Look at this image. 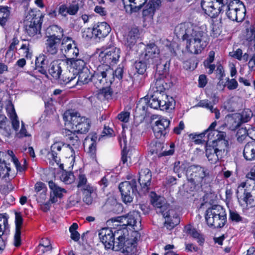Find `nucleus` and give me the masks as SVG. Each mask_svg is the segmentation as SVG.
<instances>
[{"mask_svg":"<svg viewBox=\"0 0 255 255\" xmlns=\"http://www.w3.org/2000/svg\"><path fill=\"white\" fill-rule=\"evenodd\" d=\"M64 119L67 121L66 125L71 128L72 130L65 128L62 131L64 136L69 142L67 146L74 153V148L77 149L81 144L79 137L76 132L85 133L88 131L90 127V121L85 117L81 116L80 113L74 111L65 113Z\"/></svg>","mask_w":255,"mask_h":255,"instance_id":"obj_1","label":"nucleus"},{"mask_svg":"<svg viewBox=\"0 0 255 255\" xmlns=\"http://www.w3.org/2000/svg\"><path fill=\"white\" fill-rule=\"evenodd\" d=\"M164 79H156L149 89L150 98L148 101V105L154 109L159 108L162 111L172 109L174 108L175 101L171 97H169L164 93L165 87Z\"/></svg>","mask_w":255,"mask_h":255,"instance_id":"obj_2","label":"nucleus"},{"mask_svg":"<svg viewBox=\"0 0 255 255\" xmlns=\"http://www.w3.org/2000/svg\"><path fill=\"white\" fill-rule=\"evenodd\" d=\"M150 198L152 205L156 208V212L166 218L165 226L167 229L171 230L179 223L180 218L178 215L174 210L170 209L169 205L165 204V199L163 197L151 192Z\"/></svg>","mask_w":255,"mask_h":255,"instance_id":"obj_3","label":"nucleus"},{"mask_svg":"<svg viewBox=\"0 0 255 255\" xmlns=\"http://www.w3.org/2000/svg\"><path fill=\"white\" fill-rule=\"evenodd\" d=\"M124 70L122 67H118L115 71L109 65L102 64L99 65L94 75L95 84L107 86L111 84L116 77L120 80L123 78Z\"/></svg>","mask_w":255,"mask_h":255,"instance_id":"obj_4","label":"nucleus"},{"mask_svg":"<svg viewBox=\"0 0 255 255\" xmlns=\"http://www.w3.org/2000/svg\"><path fill=\"white\" fill-rule=\"evenodd\" d=\"M187 180L193 186L194 189L202 187L207 184L209 178V172L207 168L197 165H192L187 167L186 172Z\"/></svg>","mask_w":255,"mask_h":255,"instance_id":"obj_5","label":"nucleus"},{"mask_svg":"<svg viewBox=\"0 0 255 255\" xmlns=\"http://www.w3.org/2000/svg\"><path fill=\"white\" fill-rule=\"evenodd\" d=\"M175 31L186 42H207L204 32L195 29L190 22L181 23L176 27Z\"/></svg>","mask_w":255,"mask_h":255,"instance_id":"obj_6","label":"nucleus"},{"mask_svg":"<svg viewBox=\"0 0 255 255\" xmlns=\"http://www.w3.org/2000/svg\"><path fill=\"white\" fill-rule=\"evenodd\" d=\"M206 222L210 227L221 228L227 222L226 213L220 205H214L208 208L205 214Z\"/></svg>","mask_w":255,"mask_h":255,"instance_id":"obj_7","label":"nucleus"},{"mask_svg":"<svg viewBox=\"0 0 255 255\" xmlns=\"http://www.w3.org/2000/svg\"><path fill=\"white\" fill-rule=\"evenodd\" d=\"M224 11L229 19L238 22L242 21L246 15L245 6L239 0H232L224 5L222 12Z\"/></svg>","mask_w":255,"mask_h":255,"instance_id":"obj_8","label":"nucleus"},{"mask_svg":"<svg viewBox=\"0 0 255 255\" xmlns=\"http://www.w3.org/2000/svg\"><path fill=\"white\" fill-rule=\"evenodd\" d=\"M43 16L31 10L24 20L25 30L30 36H33L40 31Z\"/></svg>","mask_w":255,"mask_h":255,"instance_id":"obj_9","label":"nucleus"},{"mask_svg":"<svg viewBox=\"0 0 255 255\" xmlns=\"http://www.w3.org/2000/svg\"><path fill=\"white\" fill-rule=\"evenodd\" d=\"M231 0H203L201 7L205 13L211 17H215L222 12V7Z\"/></svg>","mask_w":255,"mask_h":255,"instance_id":"obj_10","label":"nucleus"},{"mask_svg":"<svg viewBox=\"0 0 255 255\" xmlns=\"http://www.w3.org/2000/svg\"><path fill=\"white\" fill-rule=\"evenodd\" d=\"M119 188L123 201L126 204L130 203L137 192L136 180L133 179L130 181L123 182L120 184Z\"/></svg>","mask_w":255,"mask_h":255,"instance_id":"obj_11","label":"nucleus"},{"mask_svg":"<svg viewBox=\"0 0 255 255\" xmlns=\"http://www.w3.org/2000/svg\"><path fill=\"white\" fill-rule=\"evenodd\" d=\"M114 220L116 222L123 223L126 227L130 226L133 230L141 229V219L138 211H130L125 216L117 217Z\"/></svg>","mask_w":255,"mask_h":255,"instance_id":"obj_12","label":"nucleus"},{"mask_svg":"<svg viewBox=\"0 0 255 255\" xmlns=\"http://www.w3.org/2000/svg\"><path fill=\"white\" fill-rule=\"evenodd\" d=\"M160 51L154 43L148 44L144 48V52L140 55L142 60H146L149 65L158 66L160 62Z\"/></svg>","mask_w":255,"mask_h":255,"instance_id":"obj_13","label":"nucleus"},{"mask_svg":"<svg viewBox=\"0 0 255 255\" xmlns=\"http://www.w3.org/2000/svg\"><path fill=\"white\" fill-rule=\"evenodd\" d=\"M121 51L119 48L110 46L99 54V60L104 64L114 65L119 61Z\"/></svg>","mask_w":255,"mask_h":255,"instance_id":"obj_14","label":"nucleus"},{"mask_svg":"<svg viewBox=\"0 0 255 255\" xmlns=\"http://www.w3.org/2000/svg\"><path fill=\"white\" fill-rule=\"evenodd\" d=\"M62 40L61 35L52 34L47 36L45 43L44 53L49 55H55L61 47Z\"/></svg>","mask_w":255,"mask_h":255,"instance_id":"obj_15","label":"nucleus"},{"mask_svg":"<svg viewBox=\"0 0 255 255\" xmlns=\"http://www.w3.org/2000/svg\"><path fill=\"white\" fill-rule=\"evenodd\" d=\"M117 229H114L113 233L115 240V251H119L124 248L125 244L128 242V231L125 225L115 224Z\"/></svg>","mask_w":255,"mask_h":255,"instance_id":"obj_16","label":"nucleus"},{"mask_svg":"<svg viewBox=\"0 0 255 255\" xmlns=\"http://www.w3.org/2000/svg\"><path fill=\"white\" fill-rule=\"evenodd\" d=\"M60 51L67 56L71 57V60L76 58L79 53L77 44L69 37L63 38Z\"/></svg>","mask_w":255,"mask_h":255,"instance_id":"obj_17","label":"nucleus"},{"mask_svg":"<svg viewBox=\"0 0 255 255\" xmlns=\"http://www.w3.org/2000/svg\"><path fill=\"white\" fill-rule=\"evenodd\" d=\"M236 194L239 203L243 208L249 209L255 207V198L252 199L241 184L238 187Z\"/></svg>","mask_w":255,"mask_h":255,"instance_id":"obj_18","label":"nucleus"},{"mask_svg":"<svg viewBox=\"0 0 255 255\" xmlns=\"http://www.w3.org/2000/svg\"><path fill=\"white\" fill-rule=\"evenodd\" d=\"M99 236L106 248L115 250V240L113 230L108 228H103L100 231Z\"/></svg>","mask_w":255,"mask_h":255,"instance_id":"obj_19","label":"nucleus"},{"mask_svg":"<svg viewBox=\"0 0 255 255\" xmlns=\"http://www.w3.org/2000/svg\"><path fill=\"white\" fill-rule=\"evenodd\" d=\"M170 121L167 119L160 118L156 121L155 126L153 127V130L157 138H161L164 136L169 130V126Z\"/></svg>","mask_w":255,"mask_h":255,"instance_id":"obj_20","label":"nucleus"},{"mask_svg":"<svg viewBox=\"0 0 255 255\" xmlns=\"http://www.w3.org/2000/svg\"><path fill=\"white\" fill-rule=\"evenodd\" d=\"M48 186L50 190L49 198L51 203L57 202L58 199L62 198L63 194L67 192L65 189L60 187L52 180L48 181Z\"/></svg>","mask_w":255,"mask_h":255,"instance_id":"obj_21","label":"nucleus"},{"mask_svg":"<svg viewBox=\"0 0 255 255\" xmlns=\"http://www.w3.org/2000/svg\"><path fill=\"white\" fill-rule=\"evenodd\" d=\"M151 173L148 168L142 169L139 172L138 182L144 192H147L151 184Z\"/></svg>","mask_w":255,"mask_h":255,"instance_id":"obj_22","label":"nucleus"},{"mask_svg":"<svg viewBox=\"0 0 255 255\" xmlns=\"http://www.w3.org/2000/svg\"><path fill=\"white\" fill-rule=\"evenodd\" d=\"M95 38L99 39L106 37L110 32V26L106 22H98L93 26Z\"/></svg>","mask_w":255,"mask_h":255,"instance_id":"obj_23","label":"nucleus"},{"mask_svg":"<svg viewBox=\"0 0 255 255\" xmlns=\"http://www.w3.org/2000/svg\"><path fill=\"white\" fill-rule=\"evenodd\" d=\"M239 113L230 114L225 117V124L230 130H235L242 125Z\"/></svg>","mask_w":255,"mask_h":255,"instance_id":"obj_24","label":"nucleus"},{"mask_svg":"<svg viewBox=\"0 0 255 255\" xmlns=\"http://www.w3.org/2000/svg\"><path fill=\"white\" fill-rule=\"evenodd\" d=\"M15 232L14 236V245L18 247L21 244V228L23 223V219L20 213H15Z\"/></svg>","mask_w":255,"mask_h":255,"instance_id":"obj_25","label":"nucleus"},{"mask_svg":"<svg viewBox=\"0 0 255 255\" xmlns=\"http://www.w3.org/2000/svg\"><path fill=\"white\" fill-rule=\"evenodd\" d=\"M8 228V217L6 214H0V251L3 250L5 246V241L2 236Z\"/></svg>","mask_w":255,"mask_h":255,"instance_id":"obj_26","label":"nucleus"},{"mask_svg":"<svg viewBox=\"0 0 255 255\" xmlns=\"http://www.w3.org/2000/svg\"><path fill=\"white\" fill-rule=\"evenodd\" d=\"M205 153L208 161L211 164L216 163L223 157V155L214 148L213 146L208 144L206 145Z\"/></svg>","mask_w":255,"mask_h":255,"instance_id":"obj_27","label":"nucleus"},{"mask_svg":"<svg viewBox=\"0 0 255 255\" xmlns=\"http://www.w3.org/2000/svg\"><path fill=\"white\" fill-rule=\"evenodd\" d=\"M207 42H186V48L188 52L194 54H199L201 53L203 50L206 47Z\"/></svg>","mask_w":255,"mask_h":255,"instance_id":"obj_28","label":"nucleus"},{"mask_svg":"<svg viewBox=\"0 0 255 255\" xmlns=\"http://www.w3.org/2000/svg\"><path fill=\"white\" fill-rule=\"evenodd\" d=\"M160 3V0H149L143 10V16L144 17H152Z\"/></svg>","mask_w":255,"mask_h":255,"instance_id":"obj_29","label":"nucleus"},{"mask_svg":"<svg viewBox=\"0 0 255 255\" xmlns=\"http://www.w3.org/2000/svg\"><path fill=\"white\" fill-rule=\"evenodd\" d=\"M139 31L137 28H132L124 35V42L128 46H131L136 43L138 38Z\"/></svg>","mask_w":255,"mask_h":255,"instance_id":"obj_30","label":"nucleus"},{"mask_svg":"<svg viewBox=\"0 0 255 255\" xmlns=\"http://www.w3.org/2000/svg\"><path fill=\"white\" fill-rule=\"evenodd\" d=\"M62 72L61 63L58 61H54L52 62L48 68V73L54 79H59L61 77Z\"/></svg>","mask_w":255,"mask_h":255,"instance_id":"obj_31","label":"nucleus"},{"mask_svg":"<svg viewBox=\"0 0 255 255\" xmlns=\"http://www.w3.org/2000/svg\"><path fill=\"white\" fill-rule=\"evenodd\" d=\"M243 155L247 160L255 159V141L248 142L245 146Z\"/></svg>","mask_w":255,"mask_h":255,"instance_id":"obj_32","label":"nucleus"},{"mask_svg":"<svg viewBox=\"0 0 255 255\" xmlns=\"http://www.w3.org/2000/svg\"><path fill=\"white\" fill-rule=\"evenodd\" d=\"M184 232L196 239L200 245H203L205 241L203 235L198 232L191 225H188L184 227Z\"/></svg>","mask_w":255,"mask_h":255,"instance_id":"obj_33","label":"nucleus"},{"mask_svg":"<svg viewBox=\"0 0 255 255\" xmlns=\"http://www.w3.org/2000/svg\"><path fill=\"white\" fill-rule=\"evenodd\" d=\"M241 99L238 97H232L227 101L225 102L224 107V109L228 112H234L237 109L241 107Z\"/></svg>","mask_w":255,"mask_h":255,"instance_id":"obj_34","label":"nucleus"},{"mask_svg":"<svg viewBox=\"0 0 255 255\" xmlns=\"http://www.w3.org/2000/svg\"><path fill=\"white\" fill-rule=\"evenodd\" d=\"M125 7L129 6L131 11H137L139 10L147 0H122Z\"/></svg>","mask_w":255,"mask_h":255,"instance_id":"obj_35","label":"nucleus"},{"mask_svg":"<svg viewBox=\"0 0 255 255\" xmlns=\"http://www.w3.org/2000/svg\"><path fill=\"white\" fill-rule=\"evenodd\" d=\"M81 191L84 195L83 201L88 205L91 204L96 195L95 188L93 186H88Z\"/></svg>","mask_w":255,"mask_h":255,"instance_id":"obj_36","label":"nucleus"},{"mask_svg":"<svg viewBox=\"0 0 255 255\" xmlns=\"http://www.w3.org/2000/svg\"><path fill=\"white\" fill-rule=\"evenodd\" d=\"M72 69V71L70 70H67L62 75L61 74V77L59 79L61 84H67L75 79L77 72L75 71L74 69Z\"/></svg>","mask_w":255,"mask_h":255,"instance_id":"obj_37","label":"nucleus"},{"mask_svg":"<svg viewBox=\"0 0 255 255\" xmlns=\"http://www.w3.org/2000/svg\"><path fill=\"white\" fill-rule=\"evenodd\" d=\"M77 72V75H78V79L76 82L77 85H81L87 84L91 80L90 72L88 69H85L84 70Z\"/></svg>","mask_w":255,"mask_h":255,"instance_id":"obj_38","label":"nucleus"},{"mask_svg":"<svg viewBox=\"0 0 255 255\" xmlns=\"http://www.w3.org/2000/svg\"><path fill=\"white\" fill-rule=\"evenodd\" d=\"M7 110L8 111V113L10 115L9 117L11 121V125L12 128L14 130L17 131L19 127V122L18 120V117L15 112L13 106H10L8 108Z\"/></svg>","mask_w":255,"mask_h":255,"instance_id":"obj_39","label":"nucleus"},{"mask_svg":"<svg viewBox=\"0 0 255 255\" xmlns=\"http://www.w3.org/2000/svg\"><path fill=\"white\" fill-rule=\"evenodd\" d=\"M46 63L44 55L39 56L35 60V69L42 74L47 75Z\"/></svg>","mask_w":255,"mask_h":255,"instance_id":"obj_40","label":"nucleus"},{"mask_svg":"<svg viewBox=\"0 0 255 255\" xmlns=\"http://www.w3.org/2000/svg\"><path fill=\"white\" fill-rule=\"evenodd\" d=\"M8 120L3 115H0V128L2 129V133L5 136L8 137L11 133V129L9 126H7Z\"/></svg>","mask_w":255,"mask_h":255,"instance_id":"obj_41","label":"nucleus"},{"mask_svg":"<svg viewBox=\"0 0 255 255\" xmlns=\"http://www.w3.org/2000/svg\"><path fill=\"white\" fill-rule=\"evenodd\" d=\"M242 187L245 189L248 195H250L252 199L255 198V182L252 181L249 182L247 181L241 183Z\"/></svg>","mask_w":255,"mask_h":255,"instance_id":"obj_42","label":"nucleus"},{"mask_svg":"<svg viewBox=\"0 0 255 255\" xmlns=\"http://www.w3.org/2000/svg\"><path fill=\"white\" fill-rule=\"evenodd\" d=\"M215 148L222 155H223L225 150L229 145V142L227 140H219L215 141L214 144L211 145Z\"/></svg>","mask_w":255,"mask_h":255,"instance_id":"obj_43","label":"nucleus"},{"mask_svg":"<svg viewBox=\"0 0 255 255\" xmlns=\"http://www.w3.org/2000/svg\"><path fill=\"white\" fill-rule=\"evenodd\" d=\"M71 64L72 66V68L75 69V71L79 72L80 71L84 70L85 69H87L85 68V65L86 62L84 60L82 59H73L71 60Z\"/></svg>","mask_w":255,"mask_h":255,"instance_id":"obj_44","label":"nucleus"},{"mask_svg":"<svg viewBox=\"0 0 255 255\" xmlns=\"http://www.w3.org/2000/svg\"><path fill=\"white\" fill-rule=\"evenodd\" d=\"M134 65L137 72L139 74H143L146 71L147 66L149 65L146 60H142L140 55L139 60L135 62Z\"/></svg>","mask_w":255,"mask_h":255,"instance_id":"obj_45","label":"nucleus"},{"mask_svg":"<svg viewBox=\"0 0 255 255\" xmlns=\"http://www.w3.org/2000/svg\"><path fill=\"white\" fill-rule=\"evenodd\" d=\"M113 94V91L110 87L102 88L98 91L97 97L99 99H109L111 98Z\"/></svg>","mask_w":255,"mask_h":255,"instance_id":"obj_46","label":"nucleus"},{"mask_svg":"<svg viewBox=\"0 0 255 255\" xmlns=\"http://www.w3.org/2000/svg\"><path fill=\"white\" fill-rule=\"evenodd\" d=\"M218 130H211L207 129L204 131V136L206 137V142L207 144H209V142L211 141L212 144H214L216 141V134H218Z\"/></svg>","mask_w":255,"mask_h":255,"instance_id":"obj_47","label":"nucleus"},{"mask_svg":"<svg viewBox=\"0 0 255 255\" xmlns=\"http://www.w3.org/2000/svg\"><path fill=\"white\" fill-rule=\"evenodd\" d=\"M187 164L180 161H176L174 163L173 171L177 174L178 177H181V174L183 173L187 168Z\"/></svg>","mask_w":255,"mask_h":255,"instance_id":"obj_48","label":"nucleus"},{"mask_svg":"<svg viewBox=\"0 0 255 255\" xmlns=\"http://www.w3.org/2000/svg\"><path fill=\"white\" fill-rule=\"evenodd\" d=\"M244 38L250 45H252L255 42V29L252 26L247 28Z\"/></svg>","mask_w":255,"mask_h":255,"instance_id":"obj_49","label":"nucleus"},{"mask_svg":"<svg viewBox=\"0 0 255 255\" xmlns=\"http://www.w3.org/2000/svg\"><path fill=\"white\" fill-rule=\"evenodd\" d=\"M123 249V253L126 255H136L137 249L135 243H132L128 244L126 243Z\"/></svg>","mask_w":255,"mask_h":255,"instance_id":"obj_50","label":"nucleus"},{"mask_svg":"<svg viewBox=\"0 0 255 255\" xmlns=\"http://www.w3.org/2000/svg\"><path fill=\"white\" fill-rule=\"evenodd\" d=\"M9 15V11L7 6L0 7V24L1 25L5 24Z\"/></svg>","mask_w":255,"mask_h":255,"instance_id":"obj_51","label":"nucleus"},{"mask_svg":"<svg viewBox=\"0 0 255 255\" xmlns=\"http://www.w3.org/2000/svg\"><path fill=\"white\" fill-rule=\"evenodd\" d=\"M60 179L65 184H69L74 181V176L72 173L63 172L60 176Z\"/></svg>","mask_w":255,"mask_h":255,"instance_id":"obj_52","label":"nucleus"},{"mask_svg":"<svg viewBox=\"0 0 255 255\" xmlns=\"http://www.w3.org/2000/svg\"><path fill=\"white\" fill-rule=\"evenodd\" d=\"M240 114V121L241 123H246L249 122L253 117V113L249 109L244 110Z\"/></svg>","mask_w":255,"mask_h":255,"instance_id":"obj_53","label":"nucleus"},{"mask_svg":"<svg viewBox=\"0 0 255 255\" xmlns=\"http://www.w3.org/2000/svg\"><path fill=\"white\" fill-rule=\"evenodd\" d=\"M87 179L84 174H80L78 179L77 187L82 190L83 188H86L87 187L92 186L90 184H87Z\"/></svg>","mask_w":255,"mask_h":255,"instance_id":"obj_54","label":"nucleus"},{"mask_svg":"<svg viewBox=\"0 0 255 255\" xmlns=\"http://www.w3.org/2000/svg\"><path fill=\"white\" fill-rule=\"evenodd\" d=\"M38 247L39 249L41 247L43 248V249H41V251L43 253H45L52 250V247L51 246L50 241L47 238L42 239V241L39 245Z\"/></svg>","mask_w":255,"mask_h":255,"instance_id":"obj_55","label":"nucleus"},{"mask_svg":"<svg viewBox=\"0 0 255 255\" xmlns=\"http://www.w3.org/2000/svg\"><path fill=\"white\" fill-rule=\"evenodd\" d=\"M229 219L232 222L239 223L243 221V217L240 216L239 213L234 210H230Z\"/></svg>","mask_w":255,"mask_h":255,"instance_id":"obj_56","label":"nucleus"},{"mask_svg":"<svg viewBox=\"0 0 255 255\" xmlns=\"http://www.w3.org/2000/svg\"><path fill=\"white\" fill-rule=\"evenodd\" d=\"M189 136L196 144H200L202 141L206 142V137L204 136V132L200 134H190Z\"/></svg>","mask_w":255,"mask_h":255,"instance_id":"obj_57","label":"nucleus"},{"mask_svg":"<svg viewBox=\"0 0 255 255\" xmlns=\"http://www.w3.org/2000/svg\"><path fill=\"white\" fill-rule=\"evenodd\" d=\"M82 37L86 40H89L95 37V34L94 33V28H86L82 31Z\"/></svg>","mask_w":255,"mask_h":255,"instance_id":"obj_58","label":"nucleus"},{"mask_svg":"<svg viewBox=\"0 0 255 255\" xmlns=\"http://www.w3.org/2000/svg\"><path fill=\"white\" fill-rule=\"evenodd\" d=\"M31 135L27 132L24 123L21 122V127L20 130L16 133V136L19 138H22L24 137H29Z\"/></svg>","mask_w":255,"mask_h":255,"instance_id":"obj_59","label":"nucleus"},{"mask_svg":"<svg viewBox=\"0 0 255 255\" xmlns=\"http://www.w3.org/2000/svg\"><path fill=\"white\" fill-rule=\"evenodd\" d=\"M64 145V144L61 142H56L53 143L51 146V154H58V151H60L62 147Z\"/></svg>","mask_w":255,"mask_h":255,"instance_id":"obj_60","label":"nucleus"},{"mask_svg":"<svg viewBox=\"0 0 255 255\" xmlns=\"http://www.w3.org/2000/svg\"><path fill=\"white\" fill-rule=\"evenodd\" d=\"M139 230H133V231H131V235L129 237L128 236V244L133 243H135L137 240L140 238V234L138 233V231Z\"/></svg>","mask_w":255,"mask_h":255,"instance_id":"obj_61","label":"nucleus"},{"mask_svg":"<svg viewBox=\"0 0 255 255\" xmlns=\"http://www.w3.org/2000/svg\"><path fill=\"white\" fill-rule=\"evenodd\" d=\"M79 6L78 3H73L68 5V13L71 15H75L79 10Z\"/></svg>","mask_w":255,"mask_h":255,"instance_id":"obj_62","label":"nucleus"},{"mask_svg":"<svg viewBox=\"0 0 255 255\" xmlns=\"http://www.w3.org/2000/svg\"><path fill=\"white\" fill-rule=\"evenodd\" d=\"M10 168L6 166L4 161L0 162V177L2 175L4 176L8 174Z\"/></svg>","mask_w":255,"mask_h":255,"instance_id":"obj_63","label":"nucleus"},{"mask_svg":"<svg viewBox=\"0 0 255 255\" xmlns=\"http://www.w3.org/2000/svg\"><path fill=\"white\" fill-rule=\"evenodd\" d=\"M53 32V34H56V35H61V39L63 37V29L58 26L57 25H53L49 27V28Z\"/></svg>","mask_w":255,"mask_h":255,"instance_id":"obj_64","label":"nucleus"}]
</instances>
